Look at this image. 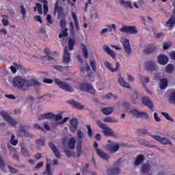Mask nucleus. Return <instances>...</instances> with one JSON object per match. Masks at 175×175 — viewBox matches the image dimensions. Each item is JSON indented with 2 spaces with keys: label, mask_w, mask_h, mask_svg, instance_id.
<instances>
[{
  "label": "nucleus",
  "mask_w": 175,
  "mask_h": 175,
  "mask_svg": "<svg viewBox=\"0 0 175 175\" xmlns=\"http://www.w3.org/2000/svg\"><path fill=\"white\" fill-rule=\"evenodd\" d=\"M103 122H107V123H111V124H116V122H118V120L111 117V116H108L106 117L105 118H103Z\"/></svg>",
  "instance_id": "bb28decb"
},
{
  "label": "nucleus",
  "mask_w": 175,
  "mask_h": 175,
  "mask_svg": "<svg viewBox=\"0 0 175 175\" xmlns=\"http://www.w3.org/2000/svg\"><path fill=\"white\" fill-rule=\"evenodd\" d=\"M159 87L161 90H165L167 87V79H163L160 81Z\"/></svg>",
  "instance_id": "72a5a7b5"
},
{
  "label": "nucleus",
  "mask_w": 175,
  "mask_h": 175,
  "mask_svg": "<svg viewBox=\"0 0 175 175\" xmlns=\"http://www.w3.org/2000/svg\"><path fill=\"white\" fill-rule=\"evenodd\" d=\"M139 118H144V120H147L148 118V113L146 112L141 111L139 113Z\"/></svg>",
  "instance_id": "603ef678"
},
{
  "label": "nucleus",
  "mask_w": 175,
  "mask_h": 175,
  "mask_svg": "<svg viewBox=\"0 0 175 175\" xmlns=\"http://www.w3.org/2000/svg\"><path fill=\"white\" fill-rule=\"evenodd\" d=\"M60 25L62 27V33L59 34V38L62 39L64 38H66L68 36V28H66V22L65 20H62L60 22Z\"/></svg>",
  "instance_id": "9b49d317"
},
{
  "label": "nucleus",
  "mask_w": 175,
  "mask_h": 175,
  "mask_svg": "<svg viewBox=\"0 0 175 175\" xmlns=\"http://www.w3.org/2000/svg\"><path fill=\"white\" fill-rule=\"evenodd\" d=\"M103 50H104L105 53H106L107 54L110 55V57H111V58L113 59H116V52L112 51L111 49H110V47H109L107 45H104Z\"/></svg>",
  "instance_id": "2eb2a0df"
},
{
  "label": "nucleus",
  "mask_w": 175,
  "mask_h": 175,
  "mask_svg": "<svg viewBox=\"0 0 175 175\" xmlns=\"http://www.w3.org/2000/svg\"><path fill=\"white\" fill-rule=\"evenodd\" d=\"M111 98L116 100V99H117V96H114L111 93H108L103 96V99L109 100V99H111Z\"/></svg>",
  "instance_id": "e433bc0d"
},
{
  "label": "nucleus",
  "mask_w": 175,
  "mask_h": 175,
  "mask_svg": "<svg viewBox=\"0 0 175 175\" xmlns=\"http://www.w3.org/2000/svg\"><path fill=\"white\" fill-rule=\"evenodd\" d=\"M120 3L123 5L125 8H130V9H133V7L132 6V3H131V1L121 0Z\"/></svg>",
  "instance_id": "c9c22d12"
},
{
  "label": "nucleus",
  "mask_w": 175,
  "mask_h": 175,
  "mask_svg": "<svg viewBox=\"0 0 175 175\" xmlns=\"http://www.w3.org/2000/svg\"><path fill=\"white\" fill-rule=\"evenodd\" d=\"M152 137L156 140L157 142H159L161 144H163V146H167V144H170L172 146L173 144L172 143V140L167 137H161L159 135H152Z\"/></svg>",
  "instance_id": "423d86ee"
},
{
  "label": "nucleus",
  "mask_w": 175,
  "mask_h": 175,
  "mask_svg": "<svg viewBox=\"0 0 175 175\" xmlns=\"http://www.w3.org/2000/svg\"><path fill=\"white\" fill-rule=\"evenodd\" d=\"M2 21L4 27H8V25L10 24L9 21L7 18H3Z\"/></svg>",
  "instance_id": "774afa93"
},
{
  "label": "nucleus",
  "mask_w": 175,
  "mask_h": 175,
  "mask_svg": "<svg viewBox=\"0 0 175 175\" xmlns=\"http://www.w3.org/2000/svg\"><path fill=\"white\" fill-rule=\"evenodd\" d=\"M12 85L21 91H27L28 90V79L21 76H16L12 80Z\"/></svg>",
  "instance_id": "f257e3e1"
},
{
  "label": "nucleus",
  "mask_w": 175,
  "mask_h": 175,
  "mask_svg": "<svg viewBox=\"0 0 175 175\" xmlns=\"http://www.w3.org/2000/svg\"><path fill=\"white\" fill-rule=\"evenodd\" d=\"M10 69L12 72V73H16L17 72V69H20V66L17 64H14V66H12L10 67Z\"/></svg>",
  "instance_id": "864d4df0"
},
{
  "label": "nucleus",
  "mask_w": 175,
  "mask_h": 175,
  "mask_svg": "<svg viewBox=\"0 0 175 175\" xmlns=\"http://www.w3.org/2000/svg\"><path fill=\"white\" fill-rule=\"evenodd\" d=\"M49 147L50 148H51L53 152H54L55 157H57V158H59L60 154H59V152H58V149H57V147H55V145H54V144L53 143H49Z\"/></svg>",
  "instance_id": "c85d7f7f"
},
{
  "label": "nucleus",
  "mask_w": 175,
  "mask_h": 175,
  "mask_svg": "<svg viewBox=\"0 0 175 175\" xmlns=\"http://www.w3.org/2000/svg\"><path fill=\"white\" fill-rule=\"evenodd\" d=\"M161 115L163 116V117H165V118H166V120H167L168 121H172V122L174 121L173 119L170 118V116L169 115V113L162 112Z\"/></svg>",
  "instance_id": "6e6d98bb"
},
{
  "label": "nucleus",
  "mask_w": 175,
  "mask_h": 175,
  "mask_svg": "<svg viewBox=\"0 0 175 175\" xmlns=\"http://www.w3.org/2000/svg\"><path fill=\"white\" fill-rule=\"evenodd\" d=\"M82 51L84 58H88V49L85 45L82 46Z\"/></svg>",
  "instance_id": "a19ab883"
},
{
  "label": "nucleus",
  "mask_w": 175,
  "mask_h": 175,
  "mask_svg": "<svg viewBox=\"0 0 175 175\" xmlns=\"http://www.w3.org/2000/svg\"><path fill=\"white\" fill-rule=\"evenodd\" d=\"M146 70L150 73V75H155L157 72L159 70V67L158 66V64L154 61L149 62L146 66Z\"/></svg>",
  "instance_id": "39448f33"
},
{
  "label": "nucleus",
  "mask_w": 175,
  "mask_h": 175,
  "mask_svg": "<svg viewBox=\"0 0 175 175\" xmlns=\"http://www.w3.org/2000/svg\"><path fill=\"white\" fill-rule=\"evenodd\" d=\"M5 166H6L5 163V159H3V158H2V156L0 155V169L5 168Z\"/></svg>",
  "instance_id": "5fc2aeb1"
},
{
  "label": "nucleus",
  "mask_w": 175,
  "mask_h": 175,
  "mask_svg": "<svg viewBox=\"0 0 175 175\" xmlns=\"http://www.w3.org/2000/svg\"><path fill=\"white\" fill-rule=\"evenodd\" d=\"M68 148L70 150H75L76 148V139L75 137H71L68 143Z\"/></svg>",
  "instance_id": "a878e982"
},
{
  "label": "nucleus",
  "mask_w": 175,
  "mask_h": 175,
  "mask_svg": "<svg viewBox=\"0 0 175 175\" xmlns=\"http://www.w3.org/2000/svg\"><path fill=\"white\" fill-rule=\"evenodd\" d=\"M107 174L109 175H118L120 174V168L115 167L109 169L107 171Z\"/></svg>",
  "instance_id": "cd10ccee"
},
{
  "label": "nucleus",
  "mask_w": 175,
  "mask_h": 175,
  "mask_svg": "<svg viewBox=\"0 0 175 175\" xmlns=\"http://www.w3.org/2000/svg\"><path fill=\"white\" fill-rule=\"evenodd\" d=\"M155 50H157V47L149 45L146 47L144 51L146 54H151V53H153V51H155Z\"/></svg>",
  "instance_id": "c756f323"
},
{
  "label": "nucleus",
  "mask_w": 175,
  "mask_h": 175,
  "mask_svg": "<svg viewBox=\"0 0 175 175\" xmlns=\"http://www.w3.org/2000/svg\"><path fill=\"white\" fill-rule=\"evenodd\" d=\"M79 90L81 91H87L89 94H92V95H95V90L92 85L88 83H82L79 86Z\"/></svg>",
  "instance_id": "1a4fd4ad"
},
{
  "label": "nucleus",
  "mask_w": 175,
  "mask_h": 175,
  "mask_svg": "<svg viewBox=\"0 0 175 175\" xmlns=\"http://www.w3.org/2000/svg\"><path fill=\"white\" fill-rule=\"evenodd\" d=\"M55 81L58 87H59V88H62V90H64V91H66V92H72L73 91L72 86H70L69 84L66 83L65 82H62L58 79H56Z\"/></svg>",
  "instance_id": "6e6552de"
},
{
  "label": "nucleus",
  "mask_w": 175,
  "mask_h": 175,
  "mask_svg": "<svg viewBox=\"0 0 175 175\" xmlns=\"http://www.w3.org/2000/svg\"><path fill=\"white\" fill-rule=\"evenodd\" d=\"M131 100L133 105H138L140 101V94L134 92L131 96Z\"/></svg>",
  "instance_id": "a211bd4d"
},
{
  "label": "nucleus",
  "mask_w": 175,
  "mask_h": 175,
  "mask_svg": "<svg viewBox=\"0 0 175 175\" xmlns=\"http://www.w3.org/2000/svg\"><path fill=\"white\" fill-rule=\"evenodd\" d=\"M53 120H55V122L52 123V127L55 128L56 126H58V125H59V122L58 121L62 120V114H54Z\"/></svg>",
  "instance_id": "aec40b11"
},
{
  "label": "nucleus",
  "mask_w": 175,
  "mask_h": 175,
  "mask_svg": "<svg viewBox=\"0 0 175 175\" xmlns=\"http://www.w3.org/2000/svg\"><path fill=\"white\" fill-rule=\"evenodd\" d=\"M72 18H73L74 22H75L76 31H77L80 29V26H79V20L77 19V16H76V14L75 12H73L72 14Z\"/></svg>",
  "instance_id": "2f4dec72"
},
{
  "label": "nucleus",
  "mask_w": 175,
  "mask_h": 175,
  "mask_svg": "<svg viewBox=\"0 0 175 175\" xmlns=\"http://www.w3.org/2000/svg\"><path fill=\"white\" fill-rule=\"evenodd\" d=\"M74 44H75V39L70 38L68 40V49H69L70 51H72V50H73Z\"/></svg>",
  "instance_id": "37998d69"
},
{
  "label": "nucleus",
  "mask_w": 175,
  "mask_h": 175,
  "mask_svg": "<svg viewBox=\"0 0 175 175\" xmlns=\"http://www.w3.org/2000/svg\"><path fill=\"white\" fill-rule=\"evenodd\" d=\"M20 8H21L22 16L24 18H25V14H27V10H25V8H24V5H21Z\"/></svg>",
  "instance_id": "bf43d9fd"
},
{
  "label": "nucleus",
  "mask_w": 175,
  "mask_h": 175,
  "mask_svg": "<svg viewBox=\"0 0 175 175\" xmlns=\"http://www.w3.org/2000/svg\"><path fill=\"white\" fill-rule=\"evenodd\" d=\"M165 70L167 73H173L174 71V66H173V64H168L165 68Z\"/></svg>",
  "instance_id": "58836bf2"
},
{
  "label": "nucleus",
  "mask_w": 175,
  "mask_h": 175,
  "mask_svg": "<svg viewBox=\"0 0 175 175\" xmlns=\"http://www.w3.org/2000/svg\"><path fill=\"white\" fill-rule=\"evenodd\" d=\"M174 24H175V16H172L167 22V27H170V28H173Z\"/></svg>",
  "instance_id": "f704fd0d"
},
{
  "label": "nucleus",
  "mask_w": 175,
  "mask_h": 175,
  "mask_svg": "<svg viewBox=\"0 0 175 175\" xmlns=\"http://www.w3.org/2000/svg\"><path fill=\"white\" fill-rule=\"evenodd\" d=\"M32 85H41V84L39 81L35 79H27V90H29L30 87H32Z\"/></svg>",
  "instance_id": "393cba45"
},
{
  "label": "nucleus",
  "mask_w": 175,
  "mask_h": 175,
  "mask_svg": "<svg viewBox=\"0 0 175 175\" xmlns=\"http://www.w3.org/2000/svg\"><path fill=\"white\" fill-rule=\"evenodd\" d=\"M14 135H12L11 139H10V143L12 144V146H16V144H18V140L15 139Z\"/></svg>",
  "instance_id": "09e8293b"
},
{
  "label": "nucleus",
  "mask_w": 175,
  "mask_h": 175,
  "mask_svg": "<svg viewBox=\"0 0 175 175\" xmlns=\"http://www.w3.org/2000/svg\"><path fill=\"white\" fill-rule=\"evenodd\" d=\"M139 79H140L143 85H144V84H146V83H147L150 82V78H148V77H144L143 75H140Z\"/></svg>",
  "instance_id": "4c0bfd02"
},
{
  "label": "nucleus",
  "mask_w": 175,
  "mask_h": 175,
  "mask_svg": "<svg viewBox=\"0 0 175 175\" xmlns=\"http://www.w3.org/2000/svg\"><path fill=\"white\" fill-rule=\"evenodd\" d=\"M83 139H84V133L81 130L77 131V146H76V151H77V157H81L83 154Z\"/></svg>",
  "instance_id": "7ed1b4c3"
},
{
  "label": "nucleus",
  "mask_w": 175,
  "mask_h": 175,
  "mask_svg": "<svg viewBox=\"0 0 175 175\" xmlns=\"http://www.w3.org/2000/svg\"><path fill=\"white\" fill-rule=\"evenodd\" d=\"M121 32H126L127 33L135 34L137 33V30L135 27H128V26H123L122 28L120 29Z\"/></svg>",
  "instance_id": "ddd939ff"
},
{
  "label": "nucleus",
  "mask_w": 175,
  "mask_h": 175,
  "mask_svg": "<svg viewBox=\"0 0 175 175\" xmlns=\"http://www.w3.org/2000/svg\"><path fill=\"white\" fill-rule=\"evenodd\" d=\"M114 107L102 108L101 111L104 116H110L114 113Z\"/></svg>",
  "instance_id": "6ab92c4d"
},
{
  "label": "nucleus",
  "mask_w": 175,
  "mask_h": 175,
  "mask_svg": "<svg viewBox=\"0 0 175 175\" xmlns=\"http://www.w3.org/2000/svg\"><path fill=\"white\" fill-rule=\"evenodd\" d=\"M21 152L24 157H29V152H28V149H27V148H22Z\"/></svg>",
  "instance_id": "3c124183"
},
{
  "label": "nucleus",
  "mask_w": 175,
  "mask_h": 175,
  "mask_svg": "<svg viewBox=\"0 0 175 175\" xmlns=\"http://www.w3.org/2000/svg\"><path fill=\"white\" fill-rule=\"evenodd\" d=\"M68 103H70V105L75 109H77L78 110H83V109H84V106L81 103L77 102L75 100H68Z\"/></svg>",
  "instance_id": "dca6fc26"
},
{
  "label": "nucleus",
  "mask_w": 175,
  "mask_h": 175,
  "mask_svg": "<svg viewBox=\"0 0 175 175\" xmlns=\"http://www.w3.org/2000/svg\"><path fill=\"white\" fill-rule=\"evenodd\" d=\"M34 21H36L37 23H40V24L43 23V19L42 18V16L38 15L34 16Z\"/></svg>",
  "instance_id": "4d7b16f0"
},
{
  "label": "nucleus",
  "mask_w": 175,
  "mask_h": 175,
  "mask_svg": "<svg viewBox=\"0 0 175 175\" xmlns=\"http://www.w3.org/2000/svg\"><path fill=\"white\" fill-rule=\"evenodd\" d=\"M69 129L71 133H75L76 131H77V128L79 127V120L77 118H72L69 120Z\"/></svg>",
  "instance_id": "9d476101"
},
{
  "label": "nucleus",
  "mask_w": 175,
  "mask_h": 175,
  "mask_svg": "<svg viewBox=\"0 0 175 175\" xmlns=\"http://www.w3.org/2000/svg\"><path fill=\"white\" fill-rule=\"evenodd\" d=\"M152 167V163L148 162L145 164H144L142 167V173H148V172L150 171V169Z\"/></svg>",
  "instance_id": "b1692460"
},
{
  "label": "nucleus",
  "mask_w": 175,
  "mask_h": 175,
  "mask_svg": "<svg viewBox=\"0 0 175 175\" xmlns=\"http://www.w3.org/2000/svg\"><path fill=\"white\" fill-rule=\"evenodd\" d=\"M172 46V42H165L163 45V49L167 50V49H170Z\"/></svg>",
  "instance_id": "0e129e2a"
},
{
  "label": "nucleus",
  "mask_w": 175,
  "mask_h": 175,
  "mask_svg": "<svg viewBox=\"0 0 175 175\" xmlns=\"http://www.w3.org/2000/svg\"><path fill=\"white\" fill-rule=\"evenodd\" d=\"M0 114L1 116V117H3V118H4V120H5V121H7V120L9 119V118L10 117L8 113H6V111H2L0 112Z\"/></svg>",
  "instance_id": "8fccbe9b"
},
{
  "label": "nucleus",
  "mask_w": 175,
  "mask_h": 175,
  "mask_svg": "<svg viewBox=\"0 0 175 175\" xmlns=\"http://www.w3.org/2000/svg\"><path fill=\"white\" fill-rule=\"evenodd\" d=\"M140 111L134 109L130 111V114H131L133 117H135L136 118H140Z\"/></svg>",
  "instance_id": "473e14b6"
},
{
  "label": "nucleus",
  "mask_w": 175,
  "mask_h": 175,
  "mask_svg": "<svg viewBox=\"0 0 175 175\" xmlns=\"http://www.w3.org/2000/svg\"><path fill=\"white\" fill-rule=\"evenodd\" d=\"M142 103H143V105H146V106H148V109H152L154 107L152 102L148 96L144 97L142 100Z\"/></svg>",
  "instance_id": "412c9836"
},
{
  "label": "nucleus",
  "mask_w": 175,
  "mask_h": 175,
  "mask_svg": "<svg viewBox=\"0 0 175 175\" xmlns=\"http://www.w3.org/2000/svg\"><path fill=\"white\" fill-rule=\"evenodd\" d=\"M54 113L52 112L45 113L40 116L39 120H53Z\"/></svg>",
  "instance_id": "4be33fe9"
},
{
  "label": "nucleus",
  "mask_w": 175,
  "mask_h": 175,
  "mask_svg": "<svg viewBox=\"0 0 175 175\" xmlns=\"http://www.w3.org/2000/svg\"><path fill=\"white\" fill-rule=\"evenodd\" d=\"M108 144L106 145V148L109 152H111L112 154L114 152H117L118 151V148H120V144L111 142V140L108 139Z\"/></svg>",
  "instance_id": "0eeeda50"
},
{
  "label": "nucleus",
  "mask_w": 175,
  "mask_h": 175,
  "mask_svg": "<svg viewBox=\"0 0 175 175\" xmlns=\"http://www.w3.org/2000/svg\"><path fill=\"white\" fill-rule=\"evenodd\" d=\"M96 152L100 158H102V159H109V154H107L106 152H103L99 148L96 149Z\"/></svg>",
  "instance_id": "5701e85b"
},
{
  "label": "nucleus",
  "mask_w": 175,
  "mask_h": 175,
  "mask_svg": "<svg viewBox=\"0 0 175 175\" xmlns=\"http://www.w3.org/2000/svg\"><path fill=\"white\" fill-rule=\"evenodd\" d=\"M53 68L56 69V70H59V72H62L64 71V70H65V68L61 66H54Z\"/></svg>",
  "instance_id": "338daca9"
},
{
  "label": "nucleus",
  "mask_w": 175,
  "mask_h": 175,
  "mask_svg": "<svg viewBox=\"0 0 175 175\" xmlns=\"http://www.w3.org/2000/svg\"><path fill=\"white\" fill-rule=\"evenodd\" d=\"M46 21H48L49 24H53V23H54V21H53V18L51 17V15L48 14L46 16Z\"/></svg>",
  "instance_id": "69168bd1"
},
{
  "label": "nucleus",
  "mask_w": 175,
  "mask_h": 175,
  "mask_svg": "<svg viewBox=\"0 0 175 175\" xmlns=\"http://www.w3.org/2000/svg\"><path fill=\"white\" fill-rule=\"evenodd\" d=\"M120 42L122 43L124 50L127 54V55H131L132 54V46H131V43L129 42V40L125 38L124 37L120 38Z\"/></svg>",
  "instance_id": "20e7f679"
},
{
  "label": "nucleus",
  "mask_w": 175,
  "mask_h": 175,
  "mask_svg": "<svg viewBox=\"0 0 175 175\" xmlns=\"http://www.w3.org/2000/svg\"><path fill=\"white\" fill-rule=\"evenodd\" d=\"M170 102L171 103H175V92L171 93L170 95Z\"/></svg>",
  "instance_id": "052dcab7"
},
{
  "label": "nucleus",
  "mask_w": 175,
  "mask_h": 175,
  "mask_svg": "<svg viewBox=\"0 0 175 175\" xmlns=\"http://www.w3.org/2000/svg\"><path fill=\"white\" fill-rule=\"evenodd\" d=\"M87 129L89 137H92V129H91V124L87 125Z\"/></svg>",
  "instance_id": "13d9d810"
},
{
  "label": "nucleus",
  "mask_w": 175,
  "mask_h": 175,
  "mask_svg": "<svg viewBox=\"0 0 175 175\" xmlns=\"http://www.w3.org/2000/svg\"><path fill=\"white\" fill-rule=\"evenodd\" d=\"M104 65L105 68H107V69L114 73V68H113V66L111 65V64H110V62H105Z\"/></svg>",
  "instance_id": "79ce46f5"
},
{
  "label": "nucleus",
  "mask_w": 175,
  "mask_h": 175,
  "mask_svg": "<svg viewBox=\"0 0 175 175\" xmlns=\"http://www.w3.org/2000/svg\"><path fill=\"white\" fill-rule=\"evenodd\" d=\"M157 62L160 65H166L169 62V59L165 55H160L157 57Z\"/></svg>",
  "instance_id": "f3484780"
},
{
  "label": "nucleus",
  "mask_w": 175,
  "mask_h": 175,
  "mask_svg": "<svg viewBox=\"0 0 175 175\" xmlns=\"http://www.w3.org/2000/svg\"><path fill=\"white\" fill-rule=\"evenodd\" d=\"M91 18H93V20H96L98 18V11L96 10H93L90 12Z\"/></svg>",
  "instance_id": "c03bdc74"
},
{
  "label": "nucleus",
  "mask_w": 175,
  "mask_h": 175,
  "mask_svg": "<svg viewBox=\"0 0 175 175\" xmlns=\"http://www.w3.org/2000/svg\"><path fill=\"white\" fill-rule=\"evenodd\" d=\"M90 66L93 70H96V62L95 60H90Z\"/></svg>",
  "instance_id": "680f3d73"
},
{
  "label": "nucleus",
  "mask_w": 175,
  "mask_h": 175,
  "mask_svg": "<svg viewBox=\"0 0 175 175\" xmlns=\"http://www.w3.org/2000/svg\"><path fill=\"white\" fill-rule=\"evenodd\" d=\"M6 122L12 126H14V125H17V121L15 119L11 118L10 116L8 118V120H7Z\"/></svg>",
  "instance_id": "ea45409f"
},
{
  "label": "nucleus",
  "mask_w": 175,
  "mask_h": 175,
  "mask_svg": "<svg viewBox=\"0 0 175 175\" xmlns=\"http://www.w3.org/2000/svg\"><path fill=\"white\" fill-rule=\"evenodd\" d=\"M143 162H144V156L142 154H139L135 159V163L137 166H139V165H142Z\"/></svg>",
  "instance_id": "7c9ffc66"
},
{
  "label": "nucleus",
  "mask_w": 175,
  "mask_h": 175,
  "mask_svg": "<svg viewBox=\"0 0 175 175\" xmlns=\"http://www.w3.org/2000/svg\"><path fill=\"white\" fill-rule=\"evenodd\" d=\"M46 172L48 175H53L50 164H46Z\"/></svg>",
  "instance_id": "e2e57ef3"
},
{
  "label": "nucleus",
  "mask_w": 175,
  "mask_h": 175,
  "mask_svg": "<svg viewBox=\"0 0 175 175\" xmlns=\"http://www.w3.org/2000/svg\"><path fill=\"white\" fill-rule=\"evenodd\" d=\"M35 10H38V13L40 14H42L43 13V8L42 7V5L38 3L34 8Z\"/></svg>",
  "instance_id": "de8ad7c7"
},
{
  "label": "nucleus",
  "mask_w": 175,
  "mask_h": 175,
  "mask_svg": "<svg viewBox=\"0 0 175 175\" xmlns=\"http://www.w3.org/2000/svg\"><path fill=\"white\" fill-rule=\"evenodd\" d=\"M91 71V68H90V66L87 65L85 67H83L81 68L82 73H87V75H90V72Z\"/></svg>",
  "instance_id": "49530a36"
},
{
  "label": "nucleus",
  "mask_w": 175,
  "mask_h": 175,
  "mask_svg": "<svg viewBox=\"0 0 175 175\" xmlns=\"http://www.w3.org/2000/svg\"><path fill=\"white\" fill-rule=\"evenodd\" d=\"M118 82L120 87H123V88H131V84L125 81L124 77L121 74H118Z\"/></svg>",
  "instance_id": "f8f14e48"
},
{
  "label": "nucleus",
  "mask_w": 175,
  "mask_h": 175,
  "mask_svg": "<svg viewBox=\"0 0 175 175\" xmlns=\"http://www.w3.org/2000/svg\"><path fill=\"white\" fill-rule=\"evenodd\" d=\"M70 62V53L68 51V46H65L64 52L63 55V62L64 64H69Z\"/></svg>",
  "instance_id": "4468645a"
},
{
  "label": "nucleus",
  "mask_w": 175,
  "mask_h": 175,
  "mask_svg": "<svg viewBox=\"0 0 175 175\" xmlns=\"http://www.w3.org/2000/svg\"><path fill=\"white\" fill-rule=\"evenodd\" d=\"M96 124L97 125H98L100 129H103V133H104L105 136H111V137H117V133L114 132V131H113L111 128H110V126H107V124L102 122V121L100 120H97Z\"/></svg>",
  "instance_id": "f03ea898"
},
{
  "label": "nucleus",
  "mask_w": 175,
  "mask_h": 175,
  "mask_svg": "<svg viewBox=\"0 0 175 175\" xmlns=\"http://www.w3.org/2000/svg\"><path fill=\"white\" fill-rule=\"evenodd\" d=\"M42 2H44V5H43L44 14H47V12H49V5H47V1L42 0Z\"/></svg>",
  "instance_id": "a18cd8bd"
}]
</instances>
